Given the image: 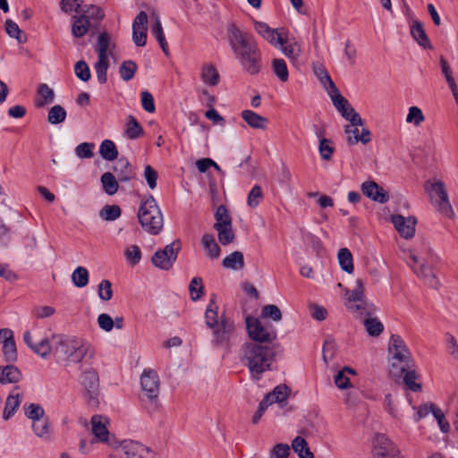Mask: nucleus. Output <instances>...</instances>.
Returning a JSON list of instances; mask_svg holds the SVG:
<instances>
[{
  "label": "nucleus",
  "mask_w": 458,
  "mask_h": 458,
  "mask_svg": "<svg viewBox=\"0 0 458 458\" xmlns=\"http://www.w3.org/2000/svg\"><path fill=\"white\" fill-rule=\"evenodd\" d=\"M341 115L352 123L353 125H362L363 121L360 114L354 110V108L350 105H346L344 108L339 111Z\"/></svg>",
  "instance_id": "4d7b16f0"
},
{
  "label": "nucleus",
  "mask_w": 458,
  "mask_h": 458,
  "mask_svg": "<svg viewBox=\"0 0 458 458\" xmlns=\"http://www.w3.org/2000/svg\"><path fill=\"white\" fill-rule=\"evenodd\" d=\"M388 354L391 366L390 373L395 377H401L407 369L413 366L411 353L400 335H391Z\"/></svg>",
  "instance_id": "20e7f679"
},
{
  "label": "nucleus",
  "mask_w": 458,
  "mask_h": 458,
  "mask_svg": "<svg viewBox=\"0 0 458 458\" xmlns=\"http://www.w3.org/2000/svg\"><path fill=\"white\" fill-rule=\"evenodd\" d=\"M229 44L242 69L250 75L258 74L262 68L260 50L247 33L234 23L227 28Z\"/></svg>",
  "instance_id": "f03ea898"
},
{
  "label": "nucleus",
  "mask_w": 458,
  "mask_h": 458,
  "mask_svg": "<svg viewBox=\"0 0 458 458\" xmlns=\"http://www.w3.org/2000/svg\"><path fill=\"white\" fill-rule=\"evenodd\" d=\"M74 72L82 81H88L90 79V71L85 61H78L74 65Z\"/></svg>",
  "instance_id": "338daca9"
},
{
  "label": "nucleus",
  "mask_w": 458,
  "mask_h": 458,
  "mask_svg": "<svg viewBox=\"0 0 458 458\" xmlns=\"http://www.w3.org/2000/svg\"><path fill=\"white\" fill-rule=\"evenodd\" d=\"M38 93L39 95V99L38 100V106H44L46 105H49L54 102L55 93L54 90L46 83H42L39 85Z\"/></svg>",
  "instance_id": "58836bf2"
},
{
  "label": "nucleus",
  "mask_w": 458,
  "mask_h": 458,
  "mask_svg": "<svg viewBox=\"0 0 458 458\" xmlns=\"http://www.w3.org/2000/svg\"><path fill=\"white\" fill-rule=\"evenodd\" d=\"M98 297L104 301H110L113 297L112 284L109 280L104 279L98 284Z\"/></svg>",
  "instance_id": "0e129e2a"
},
{
  "label": "nucleus",
  "mask_w": 458,
  "mask_h": 458,
  "mask_svg": "<svg viewBox=\"0 0 458 458\" xmlns=\"http://www.w3.org/2000/svg\"><path fill=\"white\" fill-rule=\"evenodd\" d=\"M215 224H220L221 226L232 225V218L225 205H220L215 213Z\"/></svg>",
  "instance_id": "052dcab7"
},
{
  "label": "nucleus",
  "mask_w": 458,
  "mask_h": 458,
  "mask_svg": "<svg viewBox=\"0 0 458 458\" xmlns=\"http://www.w3.org/2000/svg\"><path fill=\"white\" fill-rule=\"evenodd\" d=\"M20 394L18 393L11 394L6 399L3 418L5 420H9L14 414L16 409L20 406Z\"/></svg>",
  "instance_id": "a19ab883"
},
{
  "label": "nucleus",
  "mask_w": 458,
  "mask_h": 458,
  "mask_svg": "<svg viewBox=\"0 0 458 458\" xmlns=\"http://www.w3.org/2000/svg\"><path fill=\"white\" fill-rule=\"evenodd\" d=\"M274 359L275 351L268 344L245 343L242 346L241 361L256 380H259L264 372L271 369Z\"/></svg>",
  "instance_id": "7ed1b4c3"
},
{
  "label": "nucleus",
  "mask_w": 458,
  "mask_h": 458,
  "mask_svg": "<svg viewBox=\"0 0 458 458\" xmlns=\"http://www.w3.org/2000/svg\"><path fill=\"white\" fill-rule=\"evenodd\" d=\"M337 257L341 268L348 274L352 273L353 262L351 251L347 248H342L339 250Z\"/></svg>",
  "instance_id": "ea45409f"
},
{
  "label": "nucleus",
  "mask_w": 458,
  "mask_h": 458,
  "mask_svg": "<svg viewBox=\"0 0 458 458\" xmlns=\"http://www.w3.org/2000/svg\"><path fill=\"white\" fill-rule=\"evenodd\" d=\"M222 266L226 269H242L244 267L243 254L238 250L232 252L223 259Z\"/></svg>",
  "instance_id": "c756f323"
},
{
  "label": "nucleus",
  "mask_w": 458,
  "mask_h": 458,
  "mask_svg": "<svg viewBox=\"0 0 458 458\" xmlns=\"http://www.w3.org/2000/svg\"><path fill=\"white\" fill-rule=\"evenodd\" d=\"M114 171L116 173L120 182H129L133 176L131 165L125 157H121L116 161Z\"/></svg>",
  "instance_id": "cd10ccee"
},
{
  "label": "nucleus",
  "mask_w": 458,
  "mask_h": 458,
  "mask_svg": "<svg viewBox=\"0 0 458 458\" xmlns=\"http://www.w3.org/2000/svg\"><path fill=\"white\" fill-rule=\"evenodd\" d=\"M254 26L256 31L272 46L278 47V46L282 44L284 37L276 30L270 28L267 23L262 21H255Z\"/></svg>",
  "instance_id": "6ab92c4d"
},
{
  "label": "nucleus",
  "mask_w": 458,
  "mask_h": 458,
  "mask_svg": "<svg viewBox=\"0 0 458 458\" xmlns=\"http://www.w3.org/2000/svg\"><path fill=\"white\" fill-rule=\"evenodd\" d=\"M246 327L251 343L261 344H271L276 338V333L272 327L263 325L258 318H246Z\"/></svg>",
  "instance_id": "1a4fd4ad"
},
{
  "label": "nucleus",
  "mask_w": 458,
  "mask_h": 458,
  "mask_svg": "<svg viewBox=\"0 0 458 458\" xmlns=\"http://www.w3.org/2000/svg\"><path fill=\"white\" fill-rule=\"evenodd\" d=\"M32 428L38 437L43 438L45 440L50 439L49 423L47 419L43 418L41 420L33 421Z\"/></svg>",
  "instance_id": "a18cd8bd"
},
{
  "label": "nucleus",
  "mask_w": 458,
  "mask_h": 458,
  "mask_svg": "<svg viewBox=\"0 0 458 458\" xmlns=\"http://www.w3.org/2000/svg\"><path fill=\"white\" fill-rule=\"evenodd\" d=\"M263 199L262 190L259 185H255L248 195V205L254 208L259 206V202Z\"/></svg>",
  "instance_id": "774afa93"
},
{
  "label": "nucleus",
  "mask_w": 458,
  "mask_h": 458,
  "mask_svg": "<svg viewBox=\"0 0 458 458\" xmlns=\"http://www.w3.org/2000/svg\"><path fill=\"white\" fill-rule=\"evenodd\" d=\"M278 48L293 63L297 62L302 53L301 44L293 38H290L288 37H284L282 44L278 46Z\"/></svg>",
  "instance_id": "aec40b11"
},
{
  "label": "nucleus",
  "mask_w": 458,
  "mask_h": 458,
  "mask_svg": "<svg viewBox=\"0 0 458 458\" xmlns=\"http://www.w3.org/2000/svg\"><path fill=\"white\" fill-rule=\"evenodd\" d=\"M21 379L20 369L13 365L0 367V384L17 383Z\"/></svg>",
  "instance_id": "bb28decb"
},
{
  "label": "nucleus",
  "mask_w": 458,
  "mask_h": 458,
  "mask_svg": "<svg viewBox=\"0 0 458 458\" xmlns=\"http://www.w3.org/2000/svg\"><path fill=\"white\" fill-rule=\"evenodd\" d=\"M73 284L79 288L85 287L89 284V272L83 267H78L72 274Z\"/></svg>",
  "instance_id": "8fccbe9b"
},
{
  "label": "nucleus",
  "mask_w": 458,
  "mask_h": 458,
  "mask_svg": "<svg viewBox=\"0 0 458 458\" xmlns=\"http://www.w3.org/2000/svg\"><path fill=\"white\" fill-rule=\"evenodd\" d=\"M292 447L300 458H314L307 441L301 437H296L293 440Z\"/></svg>",
  "instance_id": "f704fd0d"
},
{
  "label": "nucleus",
  "mask_w": 458,
  "mask_h": 458,
  "mask_svg": "<svg viewBox=\"0 0 458 458\" xmlns=\"http://www.w3.org/2000/svg\"><path fill=\"white\" fill-rule=\"evenodd\" d=\"M402 375H403V383L407 388L413 392L421 390V385L417 383L416 380L419 378V375L415 370L407 369Z\"/></svg>",
  "instance_id": "49530a36"
},
{
  "label": "nucleus",
  "mask_w": 458,
  "mask_h": 458,
  "mask_svg": "<svg viewBox=\"0 0 458 458\" xmlns=\"http://www.w3.org/2000/svg\"><path fill=\"white\" fill-rule=\"evenodd\" d=\"M199 77L202 82L208 87H216L220 82V74L211 63H205L200 66Z\"/></svg>",
  "instance_id": "412c9836"
},
{
  "label": "nucleus",
  "mask_w": 458,
  "mask_h": 458,
  "mask_svg": "<svg viewBox=\"0 0 458 458\" xmlns=\"http://www.w3.org/2000/svg\"><path fill=\"white\" fill-rule=\"evenodd\" d=\"M242 118L250 127L259 130H265L268 122L266 117L251 110H243L242 112Z\"/></svg>",
  "instance_id": "393cba45"
},
{
  "label": "nucleus",
  "mask_w": 458,
  "mask_h": 458,
  "mask_svg": "<svg viewBox=\"0 0 458 458\" xmlns=\"http://www.w3.org/2000/svg\"><path fill=\"white\" fill-rule=\"evenodd\" d=\"M349 310L360 316L370 317L376 311L375 305L366 298L355 303L346 304Z\"/></svg>",
  "instance_id": "a878e982"
},
{
  "label": "nucleus",
  "mask_w": 458,
  "mask_h": 458,
  "mask_svg": "<svg viewBox=\"0 0 458 458\" xmlns=\"http://www.w3.org/2000/svg\"><path fill=\"white\" fill-rule=\"evenodd\" d=\"M139 222L150 234H157L163 228V216L153 196L149 195L140 204L138 212Z\"/></svg>",
  "instance_id": "0eeeda50"
},
{
  "label": "nucleus",
  "mask_w": 458,
  "mask_h": 458,
  "mask_svg": "<svg viewBox=\"0 0 458 458\" xmlns=\"http://www.w3.org/2000/svg\"><path fill=\"white\" fill-rule=\"evenodd\" d=\"M110 47V36L106 32L100 33L98 38L97 52L98 58H107Z\"/></svg>",
  "instance_id": "5fc2aeb1"
},
{
  "label": "nucleus",
  "mask_w": 458,
  "mask_h": 458,
  "mask_svg": "<svg viewBox=\"0 0 458 458\" xmlns=\"http://www.w3.org/2000/svg\"><path fill=\"white\" fill-rule=\"evenodd\" d=\"M201 242L210 259H214L219 257L221 249L213 235L205 233L201 238Z\"/></svg>",
  "instance_id": "2f4dec72"
},
{
  "label": "nucleus",
  "mask_w": 458,
  "mask_h": 458,
  "mask_svg": "<svg viewBox=\"0 0 458 458\" xmlns=\"http://www.w3.org/2000/svg\"><path fill=\"white\" fill-rule=\"evenodd\" d=\"M322 134L323 132H318V136L320 138L318 151L323 160H329L334 154L335 148L332 140L322 137Z\"/></svg>",
  "instance_id": "79ce46f5"
},
{
  "label": "nucleus",
  "mask_w": 458,
  "mask_h": 458,
  "mask_svg": "<svg viewBox=\"0 0 458 458\" xmlns=\"http://www.w3.org/2000/svg\"><path fill=\"white\" fill-rule=\"evenodd\" d=\"M53 346L47 338H42L38 343H34L30 331L23 334V341L28 347L36 354L42 358H47L51 352L57 362L79 363L85 357H93L94 352L91 346L81 339L66 335H55L53 337Z\"/></svg>",
  "instance_id": "f257e3e1"
},
{
  "label": "nucleus",
  "mask_w": 458,
  "mask_h": 458,
  "mask_svg": "<svg viewBox=\"0 0 458 458\" xmlns=\"http://www.w3.org/2000/svg\"><path fill=\"white\" fill-rule=\"evenodd\" d=\"M121 451V458H154V454L148 447L132 440L123 441Z\"/></svg>",
  "instance_id": "4468645a"
},
{
  "label": "nucleus",
  "mask_w": 458,
  "mask_h": 458,
  "mask_svg": "<svg viewBox=\"0 0 458 458\" xmlns=\"http://www.w3.org/2000/svg\"><path fill=\"white\" fill-rule=\"evenodd\" d=\"M327 90L330 96V98L335 107L337 109L338 112L344 108L346 105L349 104V101L341 95L340 91L338 90L335 85V88H327Z\"/></svg>",
  "instance_id": "864d4df0"
},
{
  "label": "nucleus",
  "mask_w": 458,
  "mask_h": 458,
  "mask_svg": "<svg viewBox=\"0 0 458 458\" xmlns=\"http://www.w3.org/2000/svg\"><path fill=\"white\" fill-rule=\"evenodd\" d=\"M24 413L29 419L36 421L44 418L45 411L39 404L30 403L24 406Z\"/></svg>",
  "instance_id": "13d9d810"
},
{
  "label": "nucleus",
  "mask_w": 458,
  "mask_h": 458,
  "mask_svg": "<svg viewBox=\"0 0 458 458\" xmlns=\"http://www.w3.org/2000/svg\"><path fill=\"white\" fill-rule=\"evenodd\" d=\"M121 214V208L117 205H106L99 212L100 217L106 221H114Z\"/></svg>",
  "instance_id": "6e6d98bb"
},
{
  "label": "nucleus",
  "mask_w": 458,
  "mask_h": 458,
  "mask_svg": "<svg viewBox=\"0 0 458 458\" xmlns=\"http://www.w3.org/2000/svg\"><path fill=\"white\" fill-rule=\"evenodd\" d=\"M144 130L137 119L130 114L126 117L123 135L129 140H137L143 136Z\"/></svg>",
  "instance_id": "5701e85b"
},
{
  "label": "nucleus",
  "mask_w": 458,
  "mask_h": 458,
  "mask_svg": "<svg viewBox=\"0 0 458 458\" xmlns=\"http://www.w3.org/2000/svg\"><path fill=\"white\" fill-rule=\"evenodd\" d=\"M81 15L84 17L85 20L89 21L92 24H94V26L104 18L103 10L100 7L93 4L86 6L85 9H81Z\"/></svg>",
  "instance_id": "473e14b6"
},
{
  "label": "nucleus",
  "mask_w": 458,
  "mask_h": 458,
  "mask_svg": "<svg viewBox=\"0 0 458 458\" xmlns=\"http://www.w3.org/2000/svg\"><path fill=\"white\" fill-rule=\"evenodd\" d=\"M66 118L65 109L60 106L55 105L52 106L47 114V122L51 124H58L63 123Z\"/></svg>",
  "instance_id": "de8ad7c7"
},
{
  "label": "nucleus",
  "mask_w": 458,
  "mask_h": 458,
  "mask_svg": "<svg viewBox=\"0 0 458 458\" xmlns=\"http://www.w3.org/2000/svg\"><path fill=\"white\" fill-rule=\"evenodd\" d=\"M411 34L414 40L422 47L430 49L432 47L430 41L423 28V24L414 20L411 25Z\"/></svg>",
  "instance_id": "b1692460"
},
{
  "label": "nucleus",
  "mask_w": 458,
  "mask_h": 458,
  "mask_svg": "<svg viewBox=\"0 0 458 458\" xmlns=\"http://www.w3.org/2000/svg\"><path fill=\"white\" fill-rule=\"evenodd\" d=\"M290 390L285 385H279L274 388V390L268 393L267 395L272 403H284L289 395Z\"/></svg>",
  "instance_id": "c03bdc74"
},
{
  "label": "nucleus",
  "mask_w": 458,
  "mask_h": 458,
  "mask_svg": "<svg viewBox=\"0 0 458 458\" xmlns=\"http://www.w3.org/2000/svg\"><path fill=\"white\" fill-rule=\"evenodd\" d=\"M391 221L402 237L405 239L413 237L417 223L414 216L404 217L395 215L391 217Z\"/></svg>",
  "instance_id": "dca6fc26"
},
{
  "label": "nucleus",
  "mask_w": 458,
  "mask_h": 458,
  "mask_svg": "<svg viewBox=\"0 0 458 458\" xmlns=\"http://www.w3.org/2000/svg\"><path fill=\"white\" fill-rule=\"evenodd\" d=\"M359 125H353L350 123L344 127V132L346 134V141L350 146L355 145L358 142L367 144L371 140V133L369 129L363 128L361 133L358 129Z\"/></svg>",
  "instance_id": "f3484780"
},
{
  "label": "nucleus",
  "mask_w": 458,
  "mask_h": 458,
  "mask_svg": "<svg viewBox=\"0 0 458 458\" xmlns=\"http://www.w3.org/2000/svg\"><path fill=\"white\" fill-rule=\"evenodd\" d=\"M137 64L135 62L128 60L122 63L120 68H119V73L121 78L125 81H131L137 71Z\"/></svg>",
  "instance_id": "3c124183"
},
{
  "label": "nucleus",
  "mask_w": 458,
  "mask_h": 458,
  "mask_svg": "<svg viewBox=\"0 0 458 458\" xmlns=\"http://www.w3.org/2000/svg\"><path fill=\"white\" fill-rule=\"evenodd\" d=\"M99 154L104 159L108 161H113L118 157L117 148L111 140H105L101 142Z\"/></svg>",
  "instance_id": "c9c22d12"
},
{
  "label": "nucleus",
  "mask_w": 458,
  "mask_h": 458,
  "mask_svg": "<svg viewBox=\"0 0 458 458\" xmlns=\"http://www.w3.org/2000/svg\"><path fill=\"white\" fill-rule=\"evenodd\" d=\"M363 325L370 336H378L384 330L383 324L377 318H371V316L364 319Z\"/></svg>",
  "instance_id": "37998d69"
},
{
  "label": "nucleus",
  "mask_w": 458,
  "mask_h": 458,
  "mask_svg": "<svg viewBox=\"0 0 458 458\" xmlns=\"http://www.w3.org/2000/svg\"><path fill=\"white\" fill-rule=\"evenodd\" d=\"M105 192L110 196L115 194L118 191L119 185L114 175L110 172H106L100 178Z\"/></svg>",
  "instance_id": "72a5a7b5"
},
{
  "label": "nucleus",
  "mask_w": 458,
  "mask_h": 458,
  "mask_svg": "<svg viewBox=\"0 0 458 458\" xmlns=\"http://www.w3.org/2000/svg\"><path fill=\"white\" fill-rule=\"evenodd\" d=\"M73 22L72 25V33L75 38H81L87 34L89 28L94 27L89 21L85 20L81 14L73 16Z\"/></svg>",
  "instance_id": "7c9ffc66"
},
{
  "label": "nucleus",
  "mask_w": 458,
  "mask_h": 458,
  "mask_svg": "<svg viewBox=\"0 0 458 458\" xmlns=\"http://www.w3.org/2000/svg\"><path fill=\"white\" fill-rule=\"evenodd\" d=\"M272 71L274 74L278 78V80L282 82H285L288 81L289 72L286 63L282 58H275L272 60L271 64Z\"/></svg>",
  "instance_id": "e433bc0d"
},
{
  "label": "nucleus",
  "mask_w": 458,
  "mask_h": 458,
  "mask_svg": "<svg viewBox=\"0 0 458 458\" xmlns=\"http://www.w3.org/2000/svg\"><path fill=\"white\" fill-rule=\"evenodd\" d=\"M345 295L347 298L346 304L355 303L365 299L364 284L362 280L357 279L354 288L352 291H346Z\"/></svg>",
  "instance_id": "4c0bfd02"
},
{
  "label": "nucleus",
  "mask_w": 458,
  "mask_h": 458,
  "mask_svg": "<svg viewBox=\"0 0 458 458\" xmlns=\"http://www.w3.org/2000/svg\"><path fill=\"white\" fill-rule=\"evenodd\" d=\"M361 191L369 199L382 204L387 202L389 199L386 191L379 187L374 181L364 182L361 184Z\"/></svg>",
  "instance_id": "a211bd4d"
},
{
  "label": "nucleus",
  "mask_w": 458,
  "mask_h": 458,
  "mask_svg": "<svg viewBox=\"0 0 458 458\" xmlns=\"http://www.w3.org/2000/svg\"><path fill=\"white\" fill-rule=\"evenodd\" d=\"M261 316L266 318H272L274 321L282 319V312L280 309L274 304H267L262 308Z\"/></svg>",
  "instance_id": "680f3d73"
},
{
  "label": "nucleus",
  "mask_w": 458,
  "mask_h": 458,
  "mask_svg": "<svg viewBox=\"0 0 458 458\" xmlns=\"http://www.w3.org/2000/svg\"><path fill=\"white\" fill-rule=\"evenodd\" d=\"M105 418L101 415H94L91 418V432L97 442H107L109 431L104 422Z\"/></svg>",
  "instance_id": "4be33fe9"
},
{
  "label": "nucleus",
  "mask_w": 458,
  "mask_h": 458,
  "mask_svg": "<svg viewBox=\"0 0 458 458\" xmlns=\"http://www.w3.org/2000/svg\"><path fill=\"white\" fill-rule=\"evenodd\" d=\"M151 33L157 40L163 53L168 56L169 48L163 31L162 24L157 15L155 16L154 23L151 26Z\"/></svg>",
  "instance_id": "c85d7f7f"
},
{
  "label": "nucleus",
  "mask_w": 458,
  "mask_h": 458,
  "mask_svg": "<svg viewBox=\"0 0 458 458\" xmlns=\"http://www.w3.org/2000/svg\"><path fill=\"white\" fill-rule=\"evenodd\" d=\"M405 121L407 123H411L415 127H419L425 121V115L420 107L413 106L408 109Z\"/></svg>",
  "instance_id": "603ef678"
},
{
  "label": "nucleus",
  "mask_w": 458,
  "mask_h": 458,
  "mask_svg": "<svg viewBox=\"0 0 458 458\" xmlns=\"http://www.w3.org/2000/svg\"><path fill=\"white\" fill-rule=\"evenodd\" d=\"M3 354L7 361H14L17 359V350L14 339L4 342Z\"/></svg>",
  "instance_id": "69168bd1"
},
{
  "label": "nucleus",
  "mask_w": 458,
  "mask_h": 458,
  "mask_svg": "<svg viewBox=\"0 0 458 458\" xmlns=\"http://www.w3.org/2000/svg\"><path fill=\"white\" fill-rule=\"evenodd\" d=\"M81 384L84 387V396L90 406H97L98 403L99 379L98 372L92 369H84L81 377Z\"/></svg>",
  "instance_id": "9d476101"
},
{
  "label": "nucleus",
  "mask_w": 458,
  "mask_h": 458,
  "mask_svg": "<svg viewBox=\"0 0 458 458\" xmlns=\"http://www.w3.org/2000/svg\"><path fill=\"white\" fill-rule=\"evenodd\" d=\"M94 68H95V71L97 73V78H98V81H99V83H101V84L106 83V80H107L106 72H107V69H108L107 58H98V62L96 63Z\"/></svg>",
  "instance_id": "bf43d9fd"
},
{
  "label": "nucleus",
  "mask_w": 458,
  "mask_h": 458,
  "mask_svg": "<svg viewBox=\"0 0 458 458\" xmlns=\"http://www.w3.org/2000/svg\"><path fill=\"white\" fill-rule=\"evenodd\" d=\"M140 386L149 400H155L159 394V377L153 369H145L140 377Z\"/></svg>",
  "instance_id": "ddd939ff"
},
{
  "label": "nucleus",
  "mask_w": 458,
  "mask_h": 458,
  "mask_svg": "<svg viewBox=\"0 0 458 458\" xmlns=\"http://www.w3.org/2000/svg\"><path fill=\"white\" fill-rule=\"evenodd\" d=\"M437 259V256L433 253H428V259L410 253L406 262L421 281L437 289L439 286V281L434 264Z\"/></svg>",
  "instance_id": "423d86ee"
},
{
  "label": "nucleus",
  "mask_w": 458,
  "mask_h": 458,
  "mask_svg": "<svg viewBox=\"0 0 458 458\" xmlns=\"http://www.w3.org/2000/svg\"><path fill=\"white\" fill-rule=\"evenodd\" d=\"M182 244L180 241H174L167 244L163 250H157L152 256V263L158 268L168 270L177 259Z\"/></svg>",
  "instance_id": "9b49d317"
},
{
  "label": "nucleus",
  "mask_w": 458,
  "mask_h": 458,
  "mask_svg": "<svg viewBox=\"0 0 458 458\" xmlns=\"http://www.w3.org/2000/svg\"><path fill=\"white\" fill-rule=\"evenodd\" d=\"M424 188L437 212L449 218L454 216V212L450 203L444 182L438 179L428 181L425 182Z\"/></svg>",
  "instance_id": "6e6552de"
},
{
  "label": "nucleus",
  "mask_w": 458,
  "mask_h": 458,
  "mask_svg": "<svg viewBox=\"0 0 458 458\" xmlns=\"http://www.w3.org/2000/svg\"><path fill=\"white\" fill-rule=\"evenodd\" d=\"M148 15L141 11L132 23V40L137 47H144L147 43Z\"/></svg>",
  "instance_id": "2eb2a0df"
},
{
  "label": "nucleus",
  "mask_w": 458,
  "mask_h": 458,
  "mask_svg": "<svg viewBox=\"0 0 458 458\" xmlns=\"http://www.w3.org/2000/svg\"><path fill=\"white\" fill-rule=\"evenodd\" d=\"M214 228L218 233V240L221 244L227 245L233 242L234 233L232 229V225L221 226L220 224H215Z\"/></svg>",
  "instance_id": "09e8293b"
},
{
  "label": "nucleus",
  "mask_w": 458,
  "mask_h": 458,
  "mask_svg": "<svg viewBox=\"0 0 458 458\" xmlns=\"http://www.w3.org/2000/svg\"><path fill=\"white\" fill-rule=\"evenodd\" d=\"M398 450L393 442L383 434H377L373 442L374 458H395Z\"/></svg>",
  "instance_id": "f8f14e48"
},
{
  "label": "nucleus",
  "mask_w": 458,
  "mask_h": 458,
  "mask_svg": "<svg viewBox=\"0 0 458 458\" xmlns=\"http://www.w3.org/2000/svg\"><path fill=\"white\" fill-rule=\"evenodd\" d=\"M445 341L446 344L447 352L452 359L458 361V342L456 338L450 333L445 335Z\"/></svg>",
  "instance_id": "e2e57ef3"
},
{
  "label": "nucleus",
  "mask_w": 458,
  "mask_h": 458,
  "mask_svg": "<svg viewBox=\"0 0 458 458\" xmlns=\"http://www.w3.org/2000/svg\"><path fill=\"white\" fill-rule=\"evenodd\" d=\"M215 301L211 300L205 314L206 323L208 327L213 329L214 339L212 343L217 346L225 345L234 332V324L224 317L219 320L216 310L213 309Z\"/></svg>",
  "instance_id": "39448f33"
}]
</instances>
